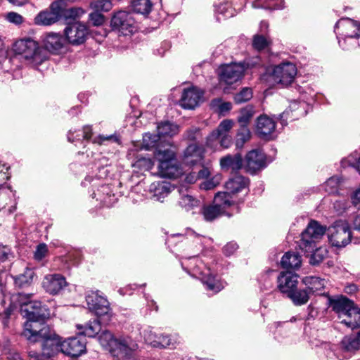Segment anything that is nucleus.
I'll return each instance as SVG.
<instances>
[{"label": "nucleus", "instance_id": "obj_1", "mask_svg": "<svg viewBox=\"0 0 360 360\" xmlns=\"http://www.w3.org/2000/svg\"><path fill=\"white\" fill-rule=\"evenodd\" d=\"M25 297V295L19 294L20 313L27 319L24 326L22 335L31 342H40L50 330L47 326H42L44 320L49 317L50 313L39 301L23 302Z\"/></svg>", "mask_w": 360, "mask_h": 360}, {"label": "nucleus", "instance_id": "obj_2", "mask_svg": "<svg viewBox=\"0 0 360 360\" xmlns=\"http://www.w3.org/2000/svg\"><path fill=\"white\" fill-rule=\"evenodd\" d=\"M41 341L42 342V354L39 355L36 352L30 351V360H47L45 357L51 358L59 352L76 357L83 354L86 349V342L83 338H69L61 341L59 336L50 330Z\"/></svg>", "mask_w": 360, "mask_h": 360}, {"label": "nucleus", "instance_id": "obj_3", "mask_svg": "<svg viewBox=\"0 0 360 360\" xmlns=\"http://www.w3.org/2000/svg\"><path fill=\"white\" fill-rule=\"evenodd\" d=\"M98 340L117 360H134L136 345L131 339H116L110 332L105 330L99 335Z\"/></svg>", "mask_w": 360, "mask_h": 360}, {"label": "nucleus", "instance_id": "obj_4", "mask_svg": "<svg viewBox=\"0 0 360 360\" xmlns=\"http://www.w3.org/2000/svg\"><path fill=\"white\" fill-rule=\"evenodd\" d=\"M16 54L22 55L27 63L37 67L48 58L45 49L39 47L38 44L31 39H22L16 41L13 46Z\"/></svg>", "mask_w": 360, "mask_h": 360}, {"label": "nucleus", "instance_id": "obj_5", "mask_svg": "<svg viewBox=\"0 0 360 360\" xmlns=\"http://www.w3.org/2000/svg\"><path fill=\"white\" fill-rule=\"evenodd\" d=\"M339 30L338 43L342 49H349L351 46L358 45L360 37V23L351 18L340 19L335 25V31Z\"/></svg>", "mask_w": 360, "mask_h": 360}, {"label": "nucleus", "instance_id": "obj_6", "mask_svg": "<svg viewBox=\"0 0 360 360\" xmlns=\"http://www.w3.org/2000/svg\"><path fill=\"white\" fill-rule=\"evenodd\" d=\"M326 231V227L318 221L311 220L305 230L301 234L299 247L304 252H311L316 243L322 238Z\"/></svg>", "mask_w": 360, "mask_h": 360}, {"label": "nucleus", "instance_id": "obj_7", "mask_svg": "<svg viewBox=\"0 0 360 360\" xmlns=\"http://www.w3.org/2000/svg\"><path fill=\"white\" fill-rule=\"evenodd\" d=\"M193 259L195 260V265L193 267H190L189 269L192 271L193 275L201 280L207 290L214 293L221 290L224 288L223 282L216 275H214L210 269L207 267L202 261L195 257Z\"/></svg>", "mask_w": 360, "mask_h": 360}, {"label": "nucleus", "instance_id": "obj_8", "mask_svg": "<svg viewBox=\"0 0 360 360\" xmlns=\"http://www.w3.org/2000/svg\"><path fill=\"white\" fill-rule=\"evenodd\" d=\"M258 65H260V59L258 57L244 63L224 65L220 68V79L227 84H233L242 77L246 68H254Z\"/></svg>", "mask_w": 360, "mask_h": 360}, {"label": "nucleus", "instance_id": "obj_9", "mask_svg": "<svg viewBox=\"0 0 360 360\" xmlns=\"http://www.w3.org/2000/svg\"><path fill=\"white\" fill-rule=\"evenodd\" d=\"M226 193H217L214 199V205L204 206L201 213L204 219L212 221L223 214H226V209L234 204V200ZM229 217L231 214H227Z\"/></svg>", "mask_w": 360, "mask_h": 360}, {"label": "nucleus", "instance_id": "obj_10", "mask_svg": "<svg viewBox=\"0 0 360 360\" xmlns=\"http://www.w3.org/2000/svg\"><path fill=\"white\" fill-rule=\"evenodd\" d=\"M328 238L333 246L345 247L351 240L349 224L345 221L339 220L328 228Z\"/></svg>", "mask_w": 360, "mask_h": 360}, {"label": "nucleus", "instance_id": "obj_11", "mask_svg": "<svg viewBox=\"0 0 360 360\" xmlns=\"http://www.w3.org/2000/svg\"><path fill=\"white\" fill-rule=\"evenodd\" d=\"M110 25L113 30L124 36L132 34L135 30L134 20L131 14L124 11L114 14Z\"/></svg>", "mask_w": 360, "mask_h": 360}, {"label": "nucleus", "instance_id": "obj_12", "mask_svg": "<svg viewBox=\"0 0 360 360\" xmlns=\"http://www.w3.org/2000/svg\"><path fill=\"white\" fill-rule=\"evenodd\" d=\"M64 32L68 43L73 46L84 44L89 34L86 25L80 22L69 23L65 27Z\"/></svg>", "mask_w": 360, "mask_h": 360}, {"label": "nucleus", "instance_id": "obj_13", "mask_svg": "<svg viewBox=\"0 0 360 360\" xmlns=\"http://www.w3.org/2000/svg\"><path fill=\"white\" fill-rule=\"evenodd\" d=\"M89 310L94 312L99 319L110 321V306L108 301L95 292H91L86 297Z\"/></svg>", "mask_w": 360, "mask_h": 360}, {"label": "nucleus", "instance_id": "obj_14", "mask_svg": "<svg viewBox=\"0 0 360 360\" xmlns=\"http://www.w3.org/2000/svg\"><path fill=\"white\" fill-rule=\"evenodd\" d=\"M296 75V66L290 62L279 64L274 67L272 72V77L274 82L283 85L290 84Z\"/></svg>", "mask_w": 360, "mask_h": 360}, {"label": "nucleus", "instance_id": "obj_15", "mask_svg": "<svg viewBox=\"0 0 360 360\" xmlns=\"http://www.w3.org/2000/svg\"><path fill=\"white\" fill-rule=\"evenodd\" d=\"M203 98V91L196 87L190 86L184 89L179 101L180 105L185 109H194Z\"/></svg>", "mask_w": 360, "mask_h": 360}, {"label": "nucleus", "instance_id": "obj_16", "mask_svg": "<svg viewBox=\"0 0 360 360\" xmlns=\"http://www.w3.org/2000/svg\"><path fill=\"white\" fill-rule=\"evenodd\" d=\"M41 285L46 292L55 295L63 290L67 285V282L65 278L61 274H47L44 277Z\"/></svg>", "mask_w": 360, "mask_h": 360}, {"label": "nucleus", "instance_id": "obj_17", "mask_svg": "<svg viewBox=\"0 0 360 360\" xmlns=\"http://www.w3.org/2000/svg\"><path fill=\"white\" fill-rule=\"evenodd\" d=\"M245 163L247 171L251 174H254L266 166L265 155L262 150L258 149L252 150L247 154Z\"/></svg>", "mask_w": 360, "mask_h": 360}, {"label": "nucleus", "instance_id": "obj_18", "mask_svg": "<svg viewBox=\"0 0 360 360\" xmlns=\"http://www.w3.org/2000/svg\"><path fill=\"white\" fill-rule=\"evenodd\" d=\"M277 283L279 291L288 297L290 293L297 288L298 276L290 271L282 272L278 277Z\"/></svg>", "mask_w": 360, "mask_h": 360}, {"label": "nucleus", "instance_id": "obj_19", "mask_svg": "<svg viewBox=\"0 0 360 360\" xmlns=\"http://www.w3.org/2000/svg\"><path fill=\"white\" fill-rule=\"evenodd\" d=\"M330 306L332 309L338 314L340 321L347 316L352 309L355 306L354 303L345 296H338L329 299Z\"/></svg>", "mask_w": 360, "mask_h": 360}, {"label": "nucleus", "instance_id": "obj_20", "mask_svg": "<svg viewBox=\"0 0 360 360\" xmlns=\"http://www.w3.org/2000/svg\"><path fill=\"white\" fill-rule=\"evenodd\" d=\"M61 15V9L59 3L56 1L52 3L51 11H41L34 18L35 24L38 25H50L59 20Z\"/></svg>", "mask_w": 360, "mask_h": 360}, {"label": "nucleus", "instance_id": "obj_21", "mask_svg": "<svg viewBox=\"0 0 360 360\" xmlns=\"http://www.w3.org/2000/svg\"><path fill=\"white\" fill-rule=\"evenodd\" d=\"M276 129L275 121L266 115L257 117L255 124V133L262 139H270Z\"/></svg>", "mask_w": 360, "mask_h": 360}, {"label": "nucleus", "instance_id": "obj_22", "mask_svg": "<svg viewBox=\"0 0 360 360\" xmlns=\"http://www.w3.org/2000/svg\"><path fill=\"white\" fill-rule=\"evenodd\" d=\"M174 190L173 185L164 181L153 182L149 188L150 192L153 193V198L160 202H163V200Z\"/></svg>", "mask_w": 360, "mask_h": 360}, {"label": "nucleus", "instance_id": "obj_23", "mask_svg": "<svg viewBox=\"0 0 360 360\" xmlns=\"http://www.w3.org/2000/svg\"><path fill=\"white\" fill-rule=\"evenodd\" d=\"M248 185V179L242 176H236L226 183V193L236 202L235 195Z\"/></svg>", "mask_w": 360, "mask_h": 360}, {"label": "nucleus", "instance_id": "obj_24", "mask_svg": "<svg viewBox=\"0 0 360 360\" xmlns=\"http://www.w3.org/2000/svg\"><path fill=\"white\" fill-rule=\"evenodd\" d=\"M158 174L165 178H177L183 174L182 168L177 163L176 158L168 163L158 165Z\"/></svg>", "mask_w": 360, "mask_h": 360}, {"label": "nucleus", "instance_id": "obj_25", "mask_svg": "<svg viewBox=\"0 0 360 360\" xmlns=\"http://www.w3.org/2000/svg\"><path fill=\"white\" fill-rule=\"evenodd\" d=\"M233 126V122L231 120H223L217 127L219 133V147L224 148H229L232 143L231 137L229 135V132Z\"/></svg>", "mask_w": 360, "mask_h": 360}, {"label": "nucleus", "instance_id": "obj_26", "mask_svg": "<svg viewBox=\"0 0 360 360\" xmlns=\"http://www.w3.org/2000/svg\"><path fill=\"white\" fill-rule=\"evenodd\" d=\"M202 158L203 149L196 144H191L184 150L183 161L186 165H193L200 162Z\"/></svg>", "mask_w": 360, "mask_h": 360}, {"label": "nucleus", "instance_id": "obj_27", "mask_svg": "<svg viewBox=\"0 0 360 360\" xmlns=\"http://www.w3.org/2000/svg\"><path fill=\"white\" fill-rule=\"evenodd\" d=\"M65 40L63 37L56 33H49L44 39V45L45 51L52 53H58L64 46Z\"/></svg>", "mask_w": 360, "mask_h": 360}, {"label": "nucleus", "instance_id": "obj_28", "mask_svg": "<svg viewBox=\"0 0 360 360\" xmlns=\"http://www.w3.org/2000/svg\"><path fill=\"white\" fill-rule=\"evenodd\" d=\"M302 281L311 295H322L323 293V290L326 283L325 279L317 276H307L303 278Z\"/></svg>", "mask_w": 360, "mask_h": 360}, {"label": "nucleus", "instance_id": "obj_29", "mask_svg": "<svg viewBox=\"0 0 360 360\" xmlns=\"http://www.w3.org/2000/svg\"><path fill=\"white\" fill-rule=\"evenodd\" d=\"M152 335L151 330H146L144 337L146 340L153 347H167L173 346L176 342V340L169 335H160L158 340H152V338L150 337Z\"/></svg>", "mask_w": 360, "mask_h": 360}, {"label": "nucleus", "instance_id": "obj_30", "mask_svg": "<svg viewBox=\"0 0 360 360\" xmlns=\"http://www.w3.org/2000/svg\"><path fill=\"white\" fill-rule=\"evenodd\" d=\"M220 165L223 169L238 171L242 167V158L240 154L228 155L221 158Z\"/></svg>", "mask_w": 360, "mask_h": 360}, {"label": "nucleus", "instance_id": "obj_31", "mask_svg": "<svg viewBox=\"0 0 360 360\" xmlns=\"http://www.w3.org/2000/svg\"><path fill=\"white\" fill-rule=\"evenodd\" d=\"M179 205L186 211L198 207L200 201L191 195L186 189H179Z\"/></svg>", "mask_w": 360, "mask_h": 360}, {"label": "nucleus", "instance_id": "obj_32", "mask_svg": "<svg viewBox=\"0 0 360 360\" xmlns=\"http://www.w3.org/2000/svg\"><path fill=\"white\" fill-rule=\"evenodd\" d=\"M155 158L158 161V165L162 162H169L176 158V153L172 148L171 146L166 148L165 146H158V148L155 149L154 153Z\"/></svg>", "mask_w": 360, "mask_h": 360}, {"label": "nucleus", "instance_id": "obj_33", "mask_svg": "<svg viewBox=\"0 0 360 360\" xmlns=\"http://www.w3.org/2000/svg\"><path fill=\"white\" fill-rule=\"evenodd\" d=\"M340 347L344 352H354L360 348V338L354 335L345 336L340 342Z\"/></svg>", "mask_w": 360, "mask_h": 360}, {"label": "nucleus", "instance_id": "obj_34", "mask_svg": "<svg viewBox=\"0 0 360 360\" xmlns=\"http://www.w3.org/2000/svg\"><path fill=\"white\" fill-rule=\"evenodd\" d=\"M158 134L161 138V139H164L167 137H172L179 132V127L178 125L169 122H162L157 127Z\"/></svg>", "mask_w": 360, "mask_h": 360}, {"label": "nucleus", "instance_id": "obj_35", "mask_svg": "<svg viewBox=\"0 0 360 360\" xmlns=\"http://www.w3.org/2000/svg\"><path fill=\"white\" fill-rule=\"evenodd\" d=\"M302 263L300 256L295 252L285 253L281 261V266L285 269H297Z\"/></svg>", "mask_w": 360, "mask_h": 360}, {"label": "nucleus", "instance_id": "obj_36", "mask_svg": "<svg viewBox=\"0 0 360 360\" xmlns=\"http://www.w3.org/2000/svg\"><path fill=\"white\" fill-rule=\"evenodd\" d=\"M284 4V0H255L252 2V7L266 10L283 9Z\"/></svg>", "mask_w": 360, "mask_h": 360}, {"label": "nucleus", "instance_id": "obj_37", "mask_svg": "<svg viewBox=\"0 0 360 360\" xmlns=\"http://www.w3.org/2000/svg\"><path fill=\"white\" fill-rule=\"evenodd\" d=\"M341 323H344L347 327L352 329L356 328L360 326V309L356 305L352 309L349 314L346 318L342 319L340 321Z\"/></svg>", "mask_w": 360, "mask_h": 360}, {"label": "nucleus", "instance_id": "obj_38", "mask_svg": "<svg viewBox=\"0 0 360 360\" xmlns=\"http://www.w3.org/2000/svg\"><path fill=\"white\" fill-rule=\"evenodd\" d=\"M310 292L306 288L297 290V288L288 296L292 303L296 306L305 304L309 300Z\"/></svg>", "mask_w": 360, "mask_h": 360}, {"label": "nucleus", "instance_id": "obj_39", "mask_svg": "<svg viewBox=\"0 0 360 360\" xmlns=\"http://www.w3.org/2000/svg\"><path fill=\"white\" fill-rule=\"evenodd\" d=\"M108 321L104 320L103 319H99L96 320H94L93 321H90L85 327L84 330L82 331H79V335H83L84 336H87L89 338H94L101 330V323H105Z\"/></svg>", "mask_w": 360, "mask_h": 360}, {"label": "nucleus", "instance_id": "obj_40", "mask_svg": "<svg viewBox=\"0 0 360 360\" xmlns=\"http://www.w3.org/2000/svg\"><path fill=\"white\" fill-rule=\"evenodd\" d=\"M34 276V272L33 269L27 268L23 274L15 278V283L20 288L28 286L32 283Z\"/></svg>", "mask_w": 360, "mask_h": 360}, {"label": "nucleus", "instance_id": "obj_41", "mask_svg": "<svg viewBox=\"0 0 360 360\" xmlns=\"http://www.w3.org/2000/svg\"><path fill=\"white\" fill-rule=\"evenodd\" d=\"M162 142L158 134L146 133L143 136V146L147 150L155 147L158 148V146H162Z\"/></svg>", "mask_w": 360, "mask_h": 360}, {"label": "nucleus", "instance_id": "obj_42", "mask_svg": "<svg viewBox=\"0 0 360 360\" xmlns=\"http://www.w3.org/2000/svg\"><path fill=\"white\" fill-rule=\"evenodd\" d=\"M305 254H311L309 263L312 265H318L323 261L328 255L326 248H315L313 251L304 252Z\"/></svg>", "mask_w": 360, "mask_h": 360}, {"label": "nucleus", "instance_id": "obj_43", "mask_svg": "<svg viewBox=\"0 0 360 360\" xmlns=\"http://www.w3.org/2000/svg\"><path fill=\"white\" fill-rule=\"evenodd\" d=\"M304 105L305 104L304 103H298L297 101H294L291 103V104L289 106V110H285L283 112L280 116H281V122L283 125L286 124L287 123L285 122L284 118H288V116L289 115V111H298L297 115L295 117L297 116H304L306 115V112L304 110Z\"/></svg>", "mask_w": 360, "mask_h": 360}, {"label": "nucleus", "instance_id": "obj_44", "mask_svg": "<svg viewBox=\"0 0 360 360\" xmlns=\"http://www.w3.org/2000/svg\"><path fill=\"white\" fill-rule=\"evenodd\" d=\"M251 139V132L247 126H242L238 130L236 137V146L242 148L244 144Z\"/></svg>", "mask_w": 360, "mask_h": 360}, {"label": "nucleus", "instance_id": "obj_45", "mask_svg": "<svg viewBox=\"0 0 360 360\" xmlns=\"http://www.w3.org/2000/svg\"><path fill=\"white\" fill-rule=\"evenodd\" d=\"M131 6L136 13L148 14L152 8L150 0H131Z\"/></svg>", "mask_w": 360, "mask_h": 360}, {"label": "nucleus", "instance_id": "obj_46", "mask_svg": "<svg viewBox=\"0 0 360 360\" xmlns=\"http://www.w3.org/2000/svg\"><path fill=\"white\" fill-rule=\"evenodd\" d=\"M255 115L254 108L251 105H248L240 111V115L238 117V121L240 124V127L247 126L253 115Z\"/></svg>", "mask_w": 360, "mask_h": 360}, {"label": "nucleus", "instance_id": "obj_47", "mask_svg": "<svg viewBox=\"0 0 360 360\" xmlns=\"http://www.w3.org/2000/svg\"><path fill=\"white\" fill-rule=\"evenodd\" d=\"M219 137L217 131V128L213 130L209 136L206 138L205 146L206 147L217 150L219 149Z\"/></svg>", "mask_w": 360, "mask_h": 360}, {"label": "nucleus", "instance_id": "obj_48", "mask_svg": "<svg viewBox=\"0 0 360 360\" xmlns=\"http://www.w3.org/2000/svg\"><path fill=\"white\" fill-rule=\"evenodd\" d=\"M154 163L149 158H139L133 164V167L140 169L141 171H148L152 169Z\"/></svg>", "mask_w": 360, "mask_h": 360}, {"label": "nucleus", "instance_id": "obj_49", "mask_svg": "<svg viewBox=\"0 0 360 360\" xmlns=\"http://www.w3.org/2000/svg\"><path fill=\"white\" fill-rule=\"evenodd\" d=\"M340 184V178L338 176H333L326 181L324 188L326 191L330 194L336 193L338 191Z\"/></svg>", "mask_w": 360, "mask_h": 360}, {"label": "nucleus", "instance_id": "obj_50", "mask_svg": "<svg viewBox=\"0 0 360 360\" xmlns=\"http://www.w3.org/2000/svg\"><path fill=\"white\" fill-rule=\"evenodd\" d=\"M91 7L96 11H108L112 8L110 0H97L91 3Z\"/></svg>", "mask_w": 360, "mask_h": 360}, {"label": "nucleus", "instance_id": "obj_51", "mask_svg": "<svg viewBox=\"0 0 360 360\" xmlns=\"http://www.w3.org/2000/svg\"><path fill=\"white\" fill-rule=\"evenodd\" d=\"M252 96V89L244 88L234 96V100L237 103H241L249 101Z\"/></svg>", "mask_w": 360, "mask_h": 360}, {"label": "nucleus", "instance_id": "obj_52", "mask_svg": "<svg viewBox=\"0 0 360 360\" xmlns=\"http://www.w3.org/2000/svg\"><path fill=\"white\" fill-rule=\"evenodd\" d=\"M98 193H100V190L98 191ZM103 194H105L106 195L104 197H100L99 200L103 202L104 205L106 206H111L114 201L111 200V195L109 194L110 193V188L108 186H101V191ZM94 198H96L97 195H99V193H94Z\"/></svg>", "mask_w": 360, "mask_h": 360}, {"label": "nucleus", "instance_id": "obj_53", "mask_svg": "<svg viewBox=\"0 0 360 360\" xmlns=\"http://www.w3.org/2000/svg\"><path fill=\"white\" fill-rule=\"evenodd\" d=\"M341 164L344 167L347 166L353 167L360 173V157L359 158H356L353 155H349L347 158L343 159Z\"/></svg>", "mask_w": 360, "mask_h": 360}, {"label": "nucleus", "instance_id": "obj_54", "mask_svg": "<svg viewBox=\"0 0 360 360\" xmlns=\"http://www.w3.org/2000/svg\"><path fill=\"white\" fill-rule=\"evenodd\" d=\"M84 13V10L81 8H70L61 11L65 18H76L81 16Z\"/></svg>", "mask_w": 360, "mask_h": 360}, {"label": "nucleus", "instance_id": "obj_55", "mask_svg": "<svg viewBox=\"0 0 360 360\" xmlns=\"http://www.w3.org/2000/svg\"><path fill=\"white\" fill-rule=\"evenodd\" d=\"M221 180L220 176H216L210 180L205 181L200 184V188L203 190L213 189L217 185L219 184Z\"/></svg>", "mask_w": 360, "mask_h": 360}, {"label": "nucleus", "instance_id": "obj_56", "mask_svg": "<svg viewBox=\"0 0 360 360\" xmlns=\"http://www.w3.org/2000/svg\"><path fill=\"white\" fill-rule=\"evenodd\" d=\"M268 45L266 39L262 35H256L253 39V46L257 50L264 49Z\"/></svg>", "mask_w": 360, "mask_h": 360}, {"label": "nucleus", "instance_id": "obj_57", "mask_svg": "<svg viewBox=\"0 0 360 360\" xmlns=\"http://www.w3.org/2000/svg\"><path fill=\"white\" fill-rule=\"evenodd\" d=\"M89 20L94 25L98 26L103 23L104 16L100 11H95L89 15Z\"/></svg>", "mask_w": 360, "mask_h": 360}, {"label": "nucleus", "instance_id": "obj_58", "mask_svg": "<svg viewBox=\"0 0 360 360\" xmlns=\"http://www.w3.org/2000/svg\"><path fill=\"white\" fill-rule=\"evenodd\" d=\"M229 9H231L229 5L225 3L219 4L217 7L216 11L217 13L221 14L225 18H229L233 15L231 11H229Z\"/></svg>", "mask_w": 360, "mask_h": 360}, {"label": "nucleus", "instance_id": "obj_59", "mask_svg": "<svg viewBox=\"0 0 360 360\" xmlns=\"http://www.w3.org/2000/svg\"><path fill=\"white\" fill-rule=\"evenodd\" d=\"M105 141H112V142H118L119 139L115 135H109V136L100 135L98 137L95 138V139L94 140V143H96L98 144H102Z\"/></svg>", "mask_w": 360, "mask_h": 360}, {"label": "nucleus", "instance_id": "obj_60", "mask_svg": "<svg viewBox=\"0 0 360 360\" xmlns=\"http://www.w3.org/2000/svg\"><path fill=\"white\" fill-rule=\"evenodd\" d=\"M6 19L15 25H20L22 22L23 18L22 17L15 12H10L6 15Z\"/></svg>", "mask_w": 360, "mask_h": 360}, {"label": "nucleus", "instance_id": "obj_61", "mask_svg": "<svg viewBox=\"0 0 360 360\" xmlns=\"http://www.w3.org/2000/svg\"><path fill=\"white\" fill-rule=\"evenodd\" d=\"M47 252V246L45 244H39L36 250L34 253V257L37 260L42 259Z\"/></svg>", "mask_w": 360, "mask_h": 360}, {"label": "nucleus", "instance_id": "obj_62", "mask_svg": "<svg viewBox=\"0 0 360 360\" xmlns=\"http://www.w3.org/2000/svg\"><path fill=\"white\" fill-rule=\"evenodd\" d=\"M199 133L200 129L193 127L186 131L184 137L188 140H195Z\"/></svg>", "mask_w": 360, "mask_h": 360}, {"label": "nucleus", "instance_id": "obj_63", "mask_svg": "<svg viewBox=\"0 0 360 360\" xmlns=\"http://www.w3.org/2000/svg\"><path fill=\"white\" fill-rule=\"evenodd\" d=\"M82 137V132L80 130H70L68 134V139L70 142L79 141Z\"/></svg>", "mask_w": 360, "mask_h": 360}, {"label": "nucleus", "instance_id": "obj_64", "mask_svg": "<svg viewBox=\"0 0 360 360\" xmlns=\"http://www.w3.org/2000/svg\"><path fill=\"white\" fill-rule=\"evenodd\" d=\"M238 249V245L236 243H227L223 249L224 253L228 256L233 254L236 250Z\"/></svg>", "mask_w": 360, "mask_h": 360}]
</instances>
